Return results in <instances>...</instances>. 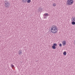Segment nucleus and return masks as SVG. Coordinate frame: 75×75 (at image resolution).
Masks as SVG:
<instances>
[{"mask_svg": "<svg viewBox=\"0 0 75 75\" xmlns=\"http://www.w3.org/2000/svg\"><path fill=\"white\" fill-rule=\"evenodd\" d=\"M58 31V28L57 26L55 25H53L51 29L52 33L54 34H56V33H57Z\"/></svg>", "mask_w": 75, "mask_h": 75, "instance_id": "obj_1", "label": "nucleus"}, {"mask_svg": "<svg viewBox=\"0 0 75 75\" xmlns=\"http://www.w3.org/2000/svg\"><path fill=\"white\" fill-rule=\"evenodd\" d=\"M74 3V1L72 0H67V4L68 6H71Z\"/></svg>", "mask_w": 75, "mask_h": 75, "instance_id": "obj_2", "label": "nucleus"}, {"mask_svg": "<svg viewBox=\"0 0 75 75\" xmlns=\"http://www.w3.org/2000/svg\"><path fill=\"white\" fill-rule=\"evenodd\" d=\"M5 3V6L7 8H8L10 7V3L6 1H4Z\"/></svg>", "mask_w": 75, "mask_h": 75, "instance_id": "obj_3", "label": "nucleus"}, {"mask_svg": "<svg viewBox=\"0 0 75 75\" xmlns=\"http://www.w3.org/2000/svg\"><path fill=\"white\" fill-rule=\"evenodd\" d=\"M62 43L63 44V46H64V45H66V41H63L62 42Z\"/></svg>", "mask_w": 75, "mask_h": 75, "instance_id": "obj_4", "label": "nucleus"}, {"mask_svg": "<svg viewBox=\"0 0 75 75\" xmlns=\"http://www.w3.org/2000/svg\"><path fill=\"white\" fill-rule=\"evenodd\" d=\"M18 53L19 55H21V54H22V51H21V50H19L18 51Z\"/></svg>", "mask_w": 75, "mask_h": 75, "instance_id": "obj_5", "label": "nucleus"}, {"mask_svg": "<svg viewBox=\"0 0 75 75\" xmlns=\"http://www.w3.org/2000/svg\"><path fill=\"white\" fill-rule=\"evenodd\" d=\"M49 15V14H48L47 13H45L44 14L43 16L44 17L45 16H49V15Z\"/></svg>", "mask_w": 75, "mask_h": 75, "instance_id": "obj_6", "label": "nucleus"}, {"mask_svg": "<svg viewBox=\"0 0 75 75\" xmlns=\"http://www.w3.org/2000/svg\"><path fill=\"white\" fill-rule=\"evenodd\" d=\"M22 1L23 3H26L27 1V0H22Z\"/></svg>", "mask_w": 75, "mask_h": 75, "instance_id": "obj_7", "label": "nucleus"}, {"mask_svg": "<svg viewBox=\"0 0 75 75\" xmlns=\"http://www.w3.org/2000/svg\"><path fill=\"white\" fill-rule=\"evenodd\" d=\"M64 55H67V52H63Z\"/></svg>", "mask_w": 75, "mask_h": 75, "instance_id": "obj_8", "label": "nucleus"}, {"mask_svg": "<svg viewBox=\"0 0 75 75\" xmlns=\"http://www.w3.org/2000/svg\"><path fill=\"white\" fill-rule=\"evenodd\" d=\"M27 3H31V0H28Z\"/></svg>", "mask_w": 75, "mask_h": 75, "instance_id": "obj_9", "label": "nucleus"}, {"mask_svg": "<svg viewBox=\"0 0 75 75\" xmlns=\"http://www.w3.org/2000/svg\"><path fill=\"white\" fill-rule=\"evenodd\" d=\"M52 6L54 7H55L56 6V4L55 3H54L52 4Z\"/></svg>", "mask_w": 75, "mask_h": 75, "instance_id": "obj_10", "label": "nucleus"}, {"mask_svg": "<svg viewBox=\"0 0 75 75\" xmlns=\"http://www.w3.org/2000/svg\"><path fill=\"white\" fill-rule=\"evenodd\" d=\"M72 24L73 25H75V22L72 21Z\"/></svg>", "mask_w": 75, "mask_h": 75, "instance_id": "obj_11", "label": "nucleus"}, {"mask_svg": "<svg viewBox=\"0 0 75 75\" xmlns=\"http://www.w3.org/2000/svg\"><path fill=\"white\" fill-rule=\"evenodd\" d=\"M52 48L53 49H55V48H56V47L54 46H52Z\"/></svg>", "mask_w": 75, "mask_h": 75, "instance_id": "obj_12", "label": "nucleus"}, {"mask_svg": "<svg viewBox=\"0 0 75 75\" xmlns=\"http://www.w3.org/2000/svg\"><path fill=\"white\" fill-rule=\"evenodd\" d=\"M53 45V46H57V44L56 43H54Z\"/></svg>", "mask_w": 75, "mask_h": 75, "instance_id": "obj_13", "label": "nucleus"}, {"mask_svg": "<svg viewBox=\"0 0 75 75\" xmlns=\"http://www.w3.org/2000/svg\"><path fill=\"white\" fill-rule=\"evenodd\" d=\"M11 67L12 68H13L14 67V65H13V64H11Z\"/></svg>", "mask_w": 75, "mask_h": 75, "instance_id": "obj_14", "label": "nucleus"}, {"mask_svg": "<svg viewBox=\"0 0 75 75\" xmlns=\"http://www.w3.org/2000/svg\"><path fill=\"white\" fill-rule=\"evenodd\" d=\"M59 47H62V45L60 43L59 44Z\"/></svg>", "mask_w": 75, "mask_h": 75, "instance_id": "obj_15", "label": "nucleus"}, {"mask_svg": "<svg viewBox=\"0 0 75 75\" xmlns=\"http://www.w3.org/2000/svg\"><path fill=\"white\" fill-rule=\"evenodd\" d=\"M44 18H45V19L47 18V17H46V16H44Z\"/></svg>", "mask_w": 75, "mask_h": 75, "instance_id": "obj_16", "label": "nucleus"}]
</instances>
